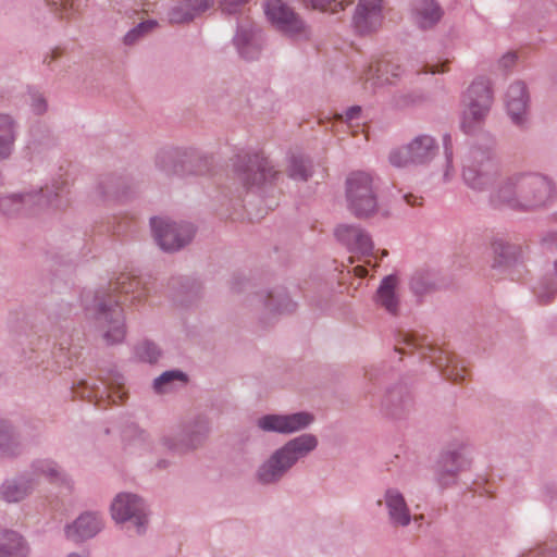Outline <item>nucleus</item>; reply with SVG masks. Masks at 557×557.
<instances>
[{
	"label": "nucleus",
	"instance_id": "obj_1",
	"mask_svg": "<svg viewBox=\"0 0 557 557\" xmlns=\"http://www.w3.org/2000/svg\"><path fill=\"white\" fill-rule=\"evenodd\" d=\"M557 197L556 184L540 172H515L503 178L491 194V200L520 211L548 208Z\"/></svg>",
	"mask_w": 557,
	"mask_h": 557
},
{
	"label": "nucleus",
	"instance_id": "obj_2",
	"mask_svg": "<svg viewBox=\"0 0 557 557\" xmlns=\"http://www.w3.org/2000/svg\"><path fill=\"white\" fill-rule=\"evenodd\" d=\"M139 285L138 278L122 275L107 289L98 290L94 296L92 305L86 304V310L94 317L96 327L107 345L120 344L124 341L126 329L120 295L134 294V298H139Z\"/></svg>",
	"mask_w": 557,
	"mask_h": 557
},
{
	"label": "nucleus",
	"instance_id": "obj_3",
	"mask_svg": "<svg viewBox=\"0 0 557 557\" xmlns=\"http://www.w3.org/2000/svg\"><path fill=\"white\" fill-rule=\"evenodd\" d=\"M319 445L318 437L312 433H302L289 438L275 448L257 467L253 479L261 486H274L302 460L313 453Z\"/></svg>",
	"mask_w": 557,
	"mask_h": 557
},
{
	"label": "nucleus",
	"instance_id": "obj_4",
	"mask_svg": "<svg viewBox=\"0 0 557 557\" xmlns=\"http://www.w3.org/2000/svg\"><path fill=\"white\" fill-rule=\"evenodd\" d=\"M319 445L318 437L312 433H302L289 438L275 448L257 467L253 479L261 486H274L302 460L313 453Z\"/></svg>",
	"mask_w": 557,
	"mask_h": 557
},
{
	"label": "nucleus",
	"instance_id": "obj_5",
	"mask_svg": "<svg viewBox=\"0 0 557 557\" xmlns=\"http://www.w3.org/2000/svg\"><path fill=\"white\" fill-rule=\"evenodd\" d=\"M500 168L491 148H470L462 164V181L474 191H487L496 183Z\"/></svg>",
	"mask_w": 557,
	"mask_h": 557
},
{
	"label": "nucleus",
	"instance_id": "obj_6",
	"mask_svg": "<svg viewBox=\"0 0 557 557\" xmlns=\"http://www.w3.org/2000/svg\"><path fill=\"white\" fill-rule=\"evenodd\" d=\"M65 181H54L51 185L24 194L0 197V211L8 216L33 212L36 209L59 207V197L64 191Z\"/></svg>",
	"mask_w": 557,
	"mask_h": 557
},
{
	"label": "nucleus",
	"instance_id": "obj_7",
	"mask_svg": "<svg viewBox=\"0 0 557 557\" xmlns=\"http://www.w3.org/2000/svg\"><path fill=\"white\" fill-rule=\"evenodd\" d=\"M347 208L356 218L366 219L377 211V194L374 178L364 171L351 172L346 178Z\"/></svg>",
	"mask_w": 557,
	"mask_h": 557
},
{
	"label": "nucleus",
	"instance_id": "obj_8",
	"mask_svg": "<svg viewBox=\"0 0 557 557\" xmlns=\"http://www.w3.org/2000/svg\"><path fill=\"white\" fill-rule=\"evenodd\" d=\"M210 431V420L205 416H196L183 422L175 434L162 436L161 445L171 453L184 455L201 447Z\"/></svg>",
	"mask_w": 557,
	"mask_h": 557
},
{
	"label": "nucleus",
	"instance_id": "obj_9",
	"mask_svg": "<svg viewBox=\"0 0 557 557\" xmlns=\"http://www.w3.org/2000/svg\"><path fill=\"white\" fill-rule=\"evenodd\" d=\"M110 515L116 524H127L138 535L146 532L149 524V509L146 502L137 494L121 492L110 505Z\"/></svg>",
	"mask_w": 557,
	"mask_h": 557
},
{
	"label": "nucleus",
	"instance_id": "obj_10",
	"mask_svg": "<svg viewBox=\"0 0 557 557\" xmlns=\"http://www.w3.org/2000/svg\"><path fill=\"white\" fill-rule=\"evenodd\" d=\"M438 152V144L434 137L421 134L412 138L408 144L391 150L388 161L395 168L410 165H425L430 163Z\"/></svg>",
	"mask_w": 557,
	"mask_h": 557
},
{
	"label": "nucleus",
	"instance_id": "obj_11",
	"mask_svg": "<svg viewBox=\"0 0 557 557\" xmlns=\"http://www.w3.org/2000/svg\"><path fill=\"white\" fill-rule=\"evenodd\" d=\"M238 178L247 188L271 185L278 177V171L265 157L255 153L238 157L235 164Z\"/></svg>",
	"mask_w": 557,
	"mask_h": 557
},
{
	"label": "nucleus",
	"instance_id": "obj_12",
	"mask_svg": "<svg viewBox=\"0 0 557 557\" xmlns=\"http://www.w3.org/2000/svg\"><path fill=\"white\" fill-rule=\"evenodd\" d=\"M151 230L156 242L164 251H176L189 244L195 235L193 224L174 222L168 218H152Z\"/></svg>",
	"mask_w": 557,
	"mask_h": 557
},
{
	"label": "nucleus",
	"instance_id": "obj_13",
	"mask_svg": "<svg viewBox=\"0 0 557 557\" xmlns=\"http://www.w3.org/2000/svg\"><path fill=\"white\" fill-rule=\"evenodd\" d=\"M196 162H206L194 149L162 148L154 158L156 166L165 175L200 174L201 170L193 169Z\"/></svg>",
	"mask_w": 557,
	"mask_h": 557
},
{
	"label": "nucleus",
	"instance_id": "obj_14",
	"mask_svg": "<svg viewBox=\"0 0 557 557\" xmlns=\"http://www.w3.org/2000/svg\"><path fill=\"white\" fill-rule=\"evenodd\" d=\"M313 416L299 411L294 413H267L256 420V426L263 433L289 435L307 429Z\"/></svg>",
	"mask_w": 557,
	"mask_h": 557
},
{
	"label": "nucleus",
	"instance_id": "obj_15",
	"mask_svg": "<svg viewBox=\"0 0 557 557\" xmlns=\"http://www.w3.org/2000/svg\"><path fill=\"white\" fill-rule=\"evenodd\" d=\"M471 447L467 442H458L443 454L440 461L437 480L440 484L446 486L455 482L458 473L466 470L471 462Z\"/></svg>",
	"mask_w": 557,
	"mask_h": 557
},
{
	"label": "nucleus",
	"instance_id": "obj_16",
	"mask_svg": "<svg viewBox=\"0 0 557 557\" xmlns=\"http://www.w3.org/2000/svg\"><path fill=\"white\" fill-rule=\"evenodd\" d=\"M379 506H384L387 521L395 529H404L412 521L411 510L401 491L394 486L386 487L382 497L377 499Z\"/></svg>",
	"mask_w": 557,
	"mask_h": 557
},
{
	"label": "nucleus",
	"instance_id": "obj_17",
	"mask_svg": "<svg viewBox=\"0 0 557 557\" xmlns=\"http://www.w3.org/2000/svg\"><path fill=\"white\" fill-rule=\"evenodd\" d=\"M406 349H421L422 355L426 356V350L431 352L428 357L432 362L436 363L441 369L442 374L451 382H461L466 376L463 366L459 364L453 357L446 355L444 351L423 346L413 335H406L405 338Z\"/></svg>",
	"mask_w": 557,
	"mask_h": 557
},
{
	"label": "nucleus",
	"instance_id": "obj_18",
	"mask_svg": "<svg viewBox=\"0 0 557 557\" xmlns=\"http://www.w3.org/2000/svg\"><path fill=\"white\" fill-rule=\"evenodd\" d=\"M264 12L268 20L280 30L290 36L305 34L302 20L282 0H269L264 4Z\"/></svg>",
	"mask_w": 557,
	"mask_h": 557
},
{
	"label": "nucleus",
	"instance_id": "obj_19",
	"mask_svg": "<svg viewBox=\"0 0 557 557\" xmlns=\"http://www.w3.org/2000/svg\"><path fill=\"white\" fill-rule=\"evenodd\" d=\"M383 20V0H359L352 26L358 34L369 35L381 28Z\"/></svg>",
	"mask_w": 557,
	"mask_h": 557
},
{
	"label": "nucleus",
	"instance_id": "obj_20",
	"mask_svg": "<svg viewBox=\"0 0 557 557\" xmlns=\"http://www.w3.org/2000/svg\"><path fill=\"white\" fill-rule=\"evenodd\" d=\"M505 107L511 123L519 128H524L529 115V94L524 83L515 82L508 87Z\"/></svg>",
	"mask_w": 557,
	"mask_h": 557
},
{
	"label": "nucleus",
	"instance_id": "obj_21",
	"mask_svg": "<svg viewBox=\"0 0 557 557\" xmlns=\"http://www.w3.org/2000/svg\"><path fill=\"white\" fill-rule=\"evenodd\" d=\"M413 408L410 393L403 385L387 389L380 399L381 412L392 419H404Z\"/></svg>",
	"mask_w": 557,
	"mask_h": 557
},
{
	"label": "nucleus",
	"instance_id": "obj_22",
	"mask_svg": "<svg viewBox=\"0 0 557 557\" xmlns=\"http://www.w3.org/2000/svg\"><path fill=\"white\" fill-rule=\"evenodd\" d=\"M337 240L349 251L362 256L372 255L374 245L369 233L359 225L341 224L334 232Z\"/></svg>",
	"mask_w": 557,
	"mask_h": 557
},
{
	"label": "nucleus",
	"instance_id": "obj_23",
	"mask_svg": "<svg viewBox=\"0 0 557 557\" xmlns=\"http://www.w3.org/2000/svg\"><path fill=\"white\" fill-rule=\"evenodd\" d=\"M401 65L393 60L380 59L371 63L364 72V79L373 88L394 85L403 75Z\"/></svg>",
	"mask_w": 557,
	"mask_h": 557
},
{
	"label": "nucleus",
	"instance_id": "obj_24",
	"mask_svg": "<svg viewBox=\"0 0 557 557\" xmlns=\"http://www.w3.org/2000/svg\"><path fill=\"white\" fill-rule=\"evenodd\" d=\"M103 525V518L99 512L86 511L65 527V535L69 540L79 543L96 536Z\"/></svg>",
	"mask_w": 557,
	"mask_h": 557
},
{
	"label": "nucleus",
	"instance_id": "obj_25",
	"mask_svg": "<svg viewBox=\"0 0 557 557\" xmlns=\"http://www.w3.org/2000/svg\"><path fill=\"white\" fill-rule=\"evenodd\" d=\"M373 300L376 307L391 315H397L400 310L399 277L396 274L383 277Z\"/></svg>",
	"mask_w": 557,
	"mask_h": 557
},
{
	"label": "nucleus",
	"instance_id": "obj_26",
	"mask_svg": "<svg viewBox=\"0 0 557 557\" xmlns=\"http://www.w3.org/2000/svg\"><path fill=\"white\" fill-rule=\"evenodd\" d=\"M28 478L34 479V486L37 487L40 479L51 484H70V479L59 463L50 458H39L32 461L27 471Z\"/></svg>",
	"mask_w": 557,
	"mask_h": 557
},
{
	"label": "nucleus",
	"instance_id": "obj_27",
	"mask_svg": "<svg viewBox=\"0 0 557 557\" xmlns=\"http://www.w3.org/2000/svg\"><path fill=\"white\" fill-rule=\"evenodd\" d=\"M462 103L463 107L490 113L493 104V92L490 82L482 77L473 81L463 95Z\"/></svg>",
	"mask_w": 557,
	"mask_h": 557
},
{
	"label": "nucleus",
	"instance_id": "obj_28",
	"mask_svg": "<svg viewBox=\"0 0 557 557\" xmlns=\"http://www.w3.org/2000/svg\"><path fill=\"white\" fill-rule=\"evenodd\" d=\"M411 16L421 29L434 27L443 16V10L436 0H413Z\"/></svg>",
	"mask_w": 557,
	"mask_h": 557
},
{
	"label": "nucleus",
	"instance_id": "obj_29",
	"mask_svg": "<svg viewBox=\"0 0 557 557\" xmlns=\"http://www.w3.org/2000/svg\"><path fill=\"white\" fill-rule=\"evenodd\" d=\"M34 479L24 472L5 480L0 486V497L7 503H20L35 491Z\"/></svg>",
	"mask_w": 557,
	"mask_h": 557
},
{
	"label": "nucleus",
	"instance_id": "obj_30",
	"mask_svg": "<svg viewBox=\"0 0 557 557\" xmlns=\"http://www.w3.org/2000/svg\"><path fill=\"white\" fill-rule=\"evenodd\" d=\"M212 5L213 0H184L169 10L168 17L173 24L189 23Z\"/></svg>",
	"mask_w": 557,
	"mask_h": 557
},
{
	"label": "nucleus",
	"instance_id": "obj_31",
	"mask_svg": "<svg viewBox=\"0 0 557 557\" xmlns=\"http://www.w3.org/2000/svg\"><path fill=\"white\" fill-rule=\"evenodd\" d=\"M28 554L29 547L20 533L0 529V557H28Z\"/></svg>",
	"mask_w": 557,
	"mask_h": 557
},
{
	"label": "nucleus",
	"instance_id": "obj_32",
	"mask_svg": "<svg viewBox=\"0 0 557 557\" xmlns=\"http://www.w3.org/2000/svg\"><path fill=\"white\" fill-rule=\"evenodd\" d=\"M238 53L246 60L258 58L261 51L260 34L253 29L239 27L233 39Z\"/></svg>",
	"mask_w": 557,
	"mask_h": 557
},
{
	"label": "nucleus",
	"instance_id": "obj_33",
	"mask_svg": "<svg viewBox=\"0 0 557 557\" xmlns=\"http://www.w3.org/2000/svg\"><path fill=\"white\" fill-rule=\"evenodd\" d=\"M23 444L14 426L0 422V457H16L23 453Z\"/></svg>",
	"mask_w": 557,
	"mask_h": 557
},
{
	"label": "nucleus",
	"instance_id": "obj_34",
	"mask_svg": "<svg viewBox=\"0 0 557 557\" xmlns=\"http://www.w3.org/2000/svg\"><path fill=\"white\" fill-rule=\"evenodd\" d=\"M16 126L8 114H0V159H8L14 148Z\"/></svg>",
	"mask_w": 557,
	"mask_h": 557
},
{
	"label": "nucleus",
	"instance_id": "obj_35",
	"mask_svg": "<svg viewBox=\"0 0 557 557\" xmlns=\"http://www.w3.org/2000/svg\"><path fill=\"white\" fill-rule=\"evenodd\" d=\"M487 115V112L463 107L460 117V129L467 135H475L480 133L485 124Z\"/></svg>",
	"mask_w": 557,
	"mask_h": 557
},
{
	"label": "nucleus",
	"instance_id": "obj_36",
	"mask_svg": "<svg viewBox=\"0 0 557 557\" xmlns=\"http://www.w3.org/2000/svg\"><path fill=\"white\" fill-rule=\"evenodd\" d=\"M264 306L270 312L289 313L296 310L297 304L281 288L267 294Z\"/></svg>",
	"mask_w": 557,
	"mask_h": 557
},
{
	"label": "nucleus",
	"instance_id": "obj_37",
	"mask_svg": "<svg viewBox=\"0 0 557 557\" xmlns=\"http://www.w3.org/2000/svg\"><path fill=\"white\" fill-rule=\"evenodd\" d=\"M185 384L187 382V375L182 370H169L161 373L153 380V389L158 394H163L171 391L175 383Z\"/></svg>",
	"mask_w": 557,
	"mask_h": 557
},
{
	"label": "nucleus",
	"instance_id": "obj_38",
	"mask_svg": "<svg viewBox=\"0 0 557 557\" xmlns=\"http://www.w3.org/2000/svg\"><path fill=\"white\" fill-rule=\"evenodd\" d=\"M287 173L293 180L306 182L312 175L311 161L302 156H292L289 158Z\"/></svg>",
	"mask_w": 557,
	"mask_h": 557
},
{
	"label": "nucleus",
	"instance_id": "obj_39",
	"mask_svg": "<svg viewBox=\"0 0 557 557\" xmlns=\"http://www.w3.org/2000/svg\"><path fill=\"white\" fill-rule=\"evenodd\" d=\"M134 352L138 360L147 363H156L162 356L159 346L148 339L138 343L135 346Z\"/></svg>",
	"mask_w": 557,
	"mask_h": 557
},
{
	"label": "nucleus",
	"instance_id": "obj_40",
	"mask_svg": "<svg viewBox=\"0 0 557 557\" xmlns=\"http://www.w3.org/2000/svg\"><path fill=\"white\" fill-rule=\"evenodd\" d=\"M158 23L154 20H147L140 22L133 28H131L124 36L123 42L126 46H133L150 34L156 27Z\"/></svg>",
	"mask_w": 557,
	"mask_h": 557
},
{
	"label": "nucleus",
	"instance_id": "obj_41",
	"mask_svg": "<svg viewBox=\"0 0 557 557\" xmlns=\"http://www.w3.org/2000/svg\"><path fill=\"white\" fill-rule=\"evenodd\" d=\"M492 249L495 255L494 268L507 265L515 259L516 248L503 240L493 242Z\"/></svg>",
	"mask_w": 557,
	"mask_h": 557
},
{
	"label": "nucleus",
	"instance_id": "obj_42",
	"mask_svg": "<svg viewBox=\"0 0 557 557\" xmlns=\"http://www.w3.org/2000/svg\"><path fill=\"white\" fill-rule=\"evenodd\" d=\"M445 165L443 170V182L448 183L455 176V168L453 164V147L450 135L445 134L443 137Z\"/></svg>",
	"mask_w": 557,
	"mask_h": 557
},
{
	"label": "nucleus",
	"instance_id": "obj_43",
	"mask_svg": "<svg viewBox=\"0 0 557 557\" xmlns=\"http://www.w3.org/2000/svg\"><path fill=\"white\" fill-rule=\"evenodd\" d=\"M432 286V281L428 273L417 272L410 278V289L416 295L426 293Z\"/></svg>",
	"mask_w": 557,
	"mask_h": 557
},
{
	"label": "nucleus",
	"instance_id": "obj_44",
	"mask_svg": "<svg viewBox=\"0 0 557 557\" xmlns=\"http://www.w3.org/2000/svg\"><path fill=\"white\" fill-rule=\"evenodd\" d=\"M351 0H304L306 5H310L313 9H319L322 11L331 10L332 12L338 11V9H344L345 4L349 3Z\"/></svg>",
	"mask_w": 557,
	"mask_h": 557
},
{
	"label": "nucleus",
	"instance_id": "obj_45",
	"mask_svg": "<svg viewBox=\"0 0 557 557\" xmlns=\"http://www.w3.org/2000/svg\"><path fill=\"white\" fill-rule=\"evenodd\" d=\"M28 95L32 111L37 115L46 113L48 110V103L45 96L39 90L35 89L29 90Z\"/></svg>",
	"mask_w": 557,
	"mask_h": 557
},
{
	"label": "nucleus",
	"instance_id": "obj_46",
	"mask_svg": "<svg viewBox=\"0 0 557 557\" xmlns=\"http://www.w3.org/2000/svg\"><path fill=\"white\" fill-rule=\"evenodd\" d=\"M250 0H220L221 9L228 14L237 13Z\"/></svg>",
	"mask_w": 557,
	"mask_h": 557
},
{
	"label": "nucleus",
	"instance_id": "obj_47",
	"mask_svg": "<svg viewBox=\"0 0 557 557\" xmlns=\"http://www.w3.org/2000/svg\"><path fill=\"white\" fill-rule=\"evenodd\" d=\"M556 294H557V288L555 287L554 284H552L549 286H541L536 290V297L541 304L549 302L555 297Z\"/></svg>",
	"mask_w": 557,
	"mask_h": 557
},
{
	"label": "nucleus",
	"instance_id": "obj_48",
	"mask_svg": "<svg viewBox=\"0 0 557 557\" xmlns=\"http://www.w3.org/2000/svg\"><path fill=\"white\" fill-rule=\"evenodd\" d=\"M55 10L60 11L62 17H69L73 11L74 0H48Z\"/></svg>",
	"mask_w": 557,
	"mask_h": 557
},
{
	"label": "nucleus",
	"instance_id": "obj_49",
	"mask_svg": "<svg viewBox=\"0 0 557 557\" xmlns=\"http://www.w3.org/2000/svg\"><path fill=\"white\" fill-rule=\"evenodd\" d=\"M528 557H557V546L553 547L550 545H543L537 547L534 550H531Z\"/></svg>",
	"mask_w": 557,
	"mask_h": 557
},
{
	"label": "nucleus",
	"instance_id": "obj_50",
	"mask_svg": "<svg viewBox=\"0 0 557 557\" xmlns=\"http://www.w3.org/2000/svg\"><path fill=\"white\" fill-rule=\"evenodd\" d=\"M360 113H361V107H359V106L350 107L345 111V120L347 122L357 120L360 116Z\"/></svg>",
	"mask_w": 557,
	"mask_h": 557
},
{
	"label": "nucleus",
	"instance_id": "obj_51",
	"mask_svg": "<svg viewBox=\"0 0 557 557\" xmlns=\"http://www.w3.org/2000/svg\"><path fill=\"white\" fill-rule=\"evenodd\" d=\"M138 434V436L141 438V440H146V433L143 431V430H139L137 425L133 424L131 426H128L125 431H124V436L126 438L131 437L132 434Z\"/></svg>",
	"mask_w": 557,
	"mask_h": 557
},
{
	"label": "nucleus",
	"instance_id": "obj_52",
	"mask_svg": "<svg viewBox=\"0 0 557 557\" xmlns=\"http://www.w3.org/2000/svg\"><path fill=\"white\" fill-rule=\"evenodd\" d=\"M516 53L508 52L499 61L500 65L505 69L510 67L516 61Z\"/></svg>",
	"mask_w": 557,
	"mask_h": 557
},
{
	"label": "nucleus",
	"instance_id": "obj_53",
	"mask_svg": "<svg viewBox=\"0 0 557 557\" xmlns=\"http://www.w3.org/2000/svg\"><path fill=\"white\" fill-rule=\"evenodd\" d=\"M101 384H102V388L101 389L99 387L94 388V386H92L91 387L92 392H90L87 396L88 397L94 396V397H101L102 398L104 395H107V393H108V385L104 384L103 382H101Z\"/></svg>",
	"mask_w": 557,
	"mask_h": 557
},
{
	"label": "nucleus",
	"instance_id": "obj_54",
	"mask_svg": "<svg viewBox=\"0 0 557 557\" xmlns=\"http://www.w3.org/2000/svg\"><path fill=\"white\" fill-rule=\"evenodd\" d=\"M405 200L410 206H420L422 205V199L420 197H417L414 195H405Z\"/></svg>",
	"mask_w": 557,
	"mask_h": 557
},
{
	"label": "nucleus",
	"instance_id": "obj_55",
	"mask_svg": "<svg viewBox=\"0 0 557 557\" xmlns=\"http://www.w3.org/2000/svg\"><path fill=\"white\" fill-rule=\"evenodd\" d=\"M444 71H445L444 64L426 65L424 69V73H431V74L442 73Z\"/></svg>",
	"mask_w": 557,
	"mask_h": 557
},
{
	"label": "nucleus",
	"instance_id": "obj_56",
	"mask_svg": "<svg viewBox=\"0 0 557 557\" xmlns=\"http://www.w3.org/2000/svg\"><path fill=\"white\" fill-rule=\"evenodd\" d=\"M355 273L358 275V276H366L367 273H368V270L364 268V267H361V265H358L355 268Z\"/></svg>",
	"mask_w": 557,
	"mask_h": 557
},
{
	"label": "nucleus",
	"instance_id": "obj_57",
	"mask_svg": "<svg viewBox=\"0 0 557 557\" xmlns=\"http://www.w3.org/2000/svg\"><path fill=\"white\" fill-rule=\"evenodd\" d=\"M156 466L159 469H166L170 466V461L166 459H160Z\"/></svg>",
	"mask_w": 557,
	"mask_h": 557
},
{
	"label": "nucleus",
	"instance_id": "obj_58",
	"mask_svg": "<svg viewBox=\"0 0 557 557\" xmlns=\"http://www.w3.org/2000/svg\"><path fill=\"white\" fill-rule=\"evenodd\" d=\"M67 557H88V555L85 553H71Z\"/></svg>",
	"mask_w": 557,
	"mask_h": 557
},
{
	"label": "nucleus",
	"instance_id": "obj_59",
	"mask_svg": "<svg viewBox=\"0 0 557 557\" xmlns=\"http://www.w3.org/2000/svg\"><path fill=\"white\" fill-rule=\"evenodd\" d=\"M557 236V234H549L547 237H546V242L548 240H553L555 237Z\"/></svg>",
	"mask_w": 557,
	"mask_h": 557
},
{
	"label": "nucleus",
	"instance_id": "obj_60",
	"mask_svg": "<svg viewBox=\"0 0 557 557\" xmlns=\"http://www.w3.org/2000/svg\"><path fill=\"white\" fill-rule=\"evenodd\" d=\"M554 272L557 276V259L554 261Z\"/></svg>",
	"mask_w": 557,
	"mask_h": 557
},
{
	"label": "nucleus",
	"instance_id": "obj_61",
	"mask_svg": "<svg viewBox=\"0 0 557 557\" xmlns=\"http://www.w3.org/2000/svg\"><path fill=\"white\" fill-rule=\"evenodd\" d=\"M120 380H122V377H121V376H119V377L115 380L116 384H121Z\"/></svg>",
	"mask_w": 557,
	"mask_h": 557
},
{
	"label": "nucleus",
	"instance_id": "obj_62",
	"mask_svg": "<svg viewBox=\"0 0 557 557\" xmlns=\"http://www.w3.org/2000/svg\"><path fill=\"white\" fill-rule=\"evenodd\" d=\"M7 420L0 418V422H5Z\"/></svg>",
	"mask_w": 557,
	"mask_h": 557
}]
</instances>
